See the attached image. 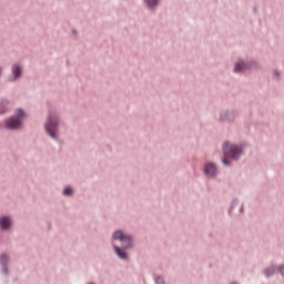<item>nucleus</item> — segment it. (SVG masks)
<instances>
[{
    "label": "nucleus",
    "instance_id": "obj_5",
    "mask_svg": "<svg viewBox=\"0 0 284 284\" xmlns=\"http://www.w3.org/2000/svg\"><path fill=\"white\" fill-rule=\"evenodd\" d=\"M236 119H239V110L225 109L220 112L219 123H227L229 125H232L236 123Z\"/></svg>",
    "mask_w": 284,
    "mask_h": 284
},
{
    "label": "nucleus",
    "instance_id": "obj_17",
    "mask_svg": "<svg viewBox=\"0 0 284 284\" xmlns=\"http://www.w3.org/2000/svg\"><path fill=\"white\" fill-rule=\"evenodd\" d=\"M272 79H273L274 81H281V72H274V73L272 74Z\"/></svg>",
    "mask_w": 284,
    "mask_h": 284
},
{
    "label": "nucleus",
    "instance_id": "obj_19",
    "mask_svg": "<svg viewBox=\"0 0 284 284\" xmlns=\"http://www.w3.org/2000/svg\"><path fill=\"white\" fill-rule=\"evenodd\" d=\"M240 212H241V214H243V212H245V204H242V205H241Z\"/></svg>",
    "mask_w": 284,
    "mask_h": 284
},
{
    "label": "nucleus",
    "instance_id": "obj_21",
    "mask_svg": "<svg viewBox=\"0 0 284 284\" xmlns=\"http://www.w3.org/2000/svg\"><path fill=\"white\" fill-rule=\"evenodd\" d=\"M231 284H239V282H232Z\"/></svg>",
    "mask_w": 284,
    "mask_h": 284
},
{
    "label": "nucleus",
    "instance_id": "obj_14",
    "mask_svg": "<svg viewBox=\"0 0 284 284\" xmlns=\"http://www.w3.org/2000/svg\"><path fill=\"white\" fill-rule=\"evenodd\" d=\"M23 77L22 72H13V75L9 78V81H18V79H21Z\"/></svg>",
    "mask_w": 284,
    "mask_h": 284
},
{
    "label": "nucleus",
    "instance_id": "obj_18",
    "mask_svg": "<svg viewBox=\"0 0 284 284\" xmlns=\"http://www.w3.org/2000/svg\"><path fill=\"white\" fill-rule=\"evenodd\" d=\"M277 272H278V274H281V276H284V264H280L277 266Z\"/></svg>",
    "mask_w": 284,
    "mask_h": 284
},
{
    "label": "nucleus",
    "instance_id": "obj_6",
    "mask_svg": "<svg viewBox=\"0 0 284 284\" xmlns=\"http://www.w3.org/2000/svg\"><path fill=\"white\" fill-rule=\"evenodd\" d=\"M203 174L206 179H216L219 176V166L214 162H205Z\"/></svg>",
    "mask_w": 284,
    "mask_h": 284
},
{
    "label": "nucleus",
    "instance_id": "obj_16",
    "mask_svg": "<svg viewBox=\"0 0 284 284\" xmlns=\"http://www.w3.org/2000/svg\"><path fill=\"white\" fill-rule=\"evenodd\" d=\"M155 284H165V278H163V276L161 275H156L154 277Z\"/></svg>",
    "mask_w": 284,
    "mask_h": 284
},
{
    "label": "nucleus",
    "instance_id": "obj_10",
    "mask_svg": "<svg viewBox=\"0 0 284 284\" xmlns=\"http://www.w3.org/2000/svg\"><path fill=\"white\" fill-rule=\"evenodd\" d=\"M264 276L266 278H272L276 274V267L275 266H268L263 272Z\"/></svg>",
    "mask_w": 284,
    "mask_h": 284
},
{
    "label": "nucleus",
    "instance_id": "obj_3",
    "mask_svg": "<svg viewBox=\"0 0 284 284\" xmlns=\"http://www.w3.org/2000/svg\"><path fill=\"white\" fill-rule=\"evenodd\" d=\"M61 125V115L57 111H49L43 124L44 134L52 139V141H59V126Z\"/></svg>",
    "mask_w": 284,
    "mask_h": 284
},
{
    "label": "nucleus",
    "instance_id": "obj_12",
    "mask_svg": "<svg viewBox=\"0 0 284 284\" xmlns=\"http://www.w3.org/2000/svg\"><path fill=\"white\" fill-rule=\"evenodd\" d=\"M239 205V197H234L232 201H231V206L229 209V214L230 216H232V212H234V207Z\"/></svg>",
    "mask_w": 284,
    "mask_h": 284
},
{
    "label": "nucleus",
    "instance_id": "obj_2",
    "mask_svg": "<svg viewBox=\"0 0 284 284\" xmlns=\"http://www.w3.org/2000/svg\"><path fill=\"white\" fill-rule=\"evenodd\" d=\"M222 154L223 158L221 162L225 168H230L232 161H240L241 156L245 154V146L243 144H232L230 141H224L222 143Z\"/></svg>",
    "mask_w": 284,
    "mask_h": 284
},
{
    "label": "nucleus",
    "instance_id": "obj_13",
    "mask_svg": "<svg viewBox=\"0 0 284 284\" xmlns=\"http://www.w3.org/2000/svg\"><path fill=\"white\" fill-rule=\"evenodd\" d=\"M235 69L237 71L247 70V64H245V62H243V61H239L235 63Z\"/></svg>",
    "mask_w": 284,
    "mask_h": 284
},
{
    "label": "nucleus",
    "instance_id": "obj_4",
    "mask_svg": "<svg viewBox=\"0 0 284 284\" xmlns=\"http://www.w3.org/2000/svg\"><path fill=\"white\" fill-rule=\"evenodd\" d=\"M26 116V110L18 108L13 115L4 120L6 130H10V132H19V130H23V120Z\"/></svg>",
    "mask_w": 284,
    "mask_h": 284
},
{
    "label": "nucleus",
    "instance_id": "obj_15",
    "mask_svg": "<svg viewBox=\"0 0 284 284\" xmlns=\"http://www.w3.org/2000/svg\"><path fill=\"white\" fill-rule=\"evenodd\" d=\"M146 6H149V8H154L156 6H159V0H144Z\"/></svg>",
    "mask_w": 284,
    "mask_h": 284
},
{
    "label": "nucleus",
    "instance_id": "obj_20",
    "mask_svg": "<svg viewBox=\"0 0 284 284\" xmlns=\"http://www.w3.org/2000/svg\"><path fill=\"white\" fill-rule=\"evenodd\" d=\"M13 72H21L20 67H16L14 70H13Z\"/></svg>",
    "mask_w": 284,
    "mask_h": 284
},
{
    "label": "nucleus",
    "instance_id": "obj_8",
    "mask_svg": "<svg viewBox=\"0 0 284 284\" xmlns=\"http://www.w3.org/2000/svg\"><path fill=\"white\" fill-rule=\"evenodd\" d=\"M12 225H14V221L10 215H1L0 216V231L1 232H10L12 230Z\"/></svg>",
    "mask_w": 284,
    "mask_h": 284
},
{
    "label": "nucleus",
    "instance_id": "obj_11",
    "mask_svg": "<svg viewBox=\"0 0 284 284\" xmlns=\"http://www.w3.org/2000/svg\"><path fill=\"white\" fill-rule=\"evenodd\" d=\"M62 194L63 196H74V189H72V186H65Z\"/></svg>",
    "mask_w": 284,
    "mask_h": 284
},
{
    "label": "nucleus",
    "instance_id": "obj_9",
    "mask_svg": "<svg viewBox=\"0 0 284 284\" xmlns=\"http://www.w3.org/2000/svg\"><path fill=\"white\" fill-rule=\"evenodd\" d=\"M8 112H12V102L6 98H2L0 100V116L8 114Z\"/></svg>",
    "mask_w": 284,
    "mask_h": 284
},
{
    "label": "nucleus",
    "instance_id": "obj_7",
    "mask_svg": "<svg viewBox=\"0 0 284 284\" xmlns=\"http://www.w3.org/2000/svg\"><path fill=\"white\" fill-rule=\"evenodd\" d=\"M10 254L8 253H1L0 254V272L4 276H10Z\"/></svg>",
    "mask_w": 284,
    "mask_h": 284
},
{
    "label": "nucleus",
    "instance_id": "obj_1",
    "mask_svg": "<svg viewBox=\"0 0 284 284\" xmlns=\"http://www.w3.org/2000/svg\"><path fill=\"white\" fill-rule=\"evenodd\" d=\"M112 241H120L121 246L112 244V250L120 261H128V250H134V236L126 234L123 230H115L111 235Z\"/></svg>",
    "mask_w": 284,
    "mask_h": 284
}]
</instances>
